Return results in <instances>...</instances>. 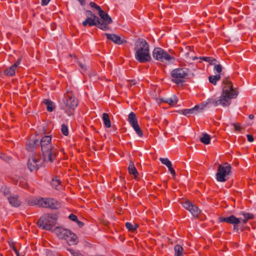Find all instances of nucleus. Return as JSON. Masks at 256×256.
<instances>
[{
  "mask_svg": "<svg viewBox=\"0 0 256 256\" xmlns=\"http://www.w3.org/2000/svg\"><path fill=\"white\" fill-rule=\"evenodd\" d=\"M76 222H77L78 226L80 227H82L84 225L83 223L82 222L78 220Z\"/></svg>",
  "mask_w": 256,
  "mask_h": 256,
  "instance_id": "nucleus-47",
  "label": "nucleus"
},
{
  "mask_svg": "<svg viewBox=\"0 0 256 256\" xmlns=\"http://www.w3.org/2000/svg\"><path fill=\"white\" fill-rule=\"evenodd\" d=\"M14 252H16V254L17 256H20V254L19 252H18V251L15 248H14Z\"/></svg>",
  "mask_w": 256,
  "mask_h": 256,
  "instance_id": "nucleus-49",
  "label": "nucleus"
},
{
  "mask_svg": "<svg viewBox=\"0 0 256 256\" xmlns=\"http://www.w3.org/2000/svg\"><path fill=\"white\" fill-rule=\"evenodd\" d=\"M42 165V162L38 160V156L32 155L28 160V166L29 170L32 172L37 170Z\"/></svg>",
  "mask_w": 256,
  "mask_h": 256,
  "instance_id": "nucleus-13",
  "label": "nucleus"
},
{
  "mask_svg": "<svg viewBox=\"0 0 256 256\" xmlns=\"http://www.w3.org/2000/svg\"><path fill=\"white\" fill-rule=\"evenodd\" d=\"M68 218L70 220L74 222H76L78 220L77 216L74 214H70Z\"/></svg>",
  "mask_w": 256,
  "mask_h": 256,
  "instance_id": "nucleus-41",
  "label": "nucleus"
},
{
  "mask_svg": "<svg viewBox=\"0 0 256 256\" xmlns=\"http://www.w3.org/2000/svg\"><path fill=\"white\" fill-rule=\"evenodd\" d=\"M50 0H42V4L43 6L47 5Z\"/></svg>",
  "mask_w": 256,
  "mask_h": 256,
  "instance_id": "nucleus-45",
  "label": "nucleus"
},
{
  "mask_svg": "<svg viewBox=\"0 0 256 256\" xmlns=\"http://www.w3.org/2000/svg\"><path fill=\"white\" fill-rule=\"evenodd\" d=\"M128 120L132 126H134L135 125L138 124L136 116L135 114L133 112H131L129 114Z\"/></svg>",
  "mask_w": 256,
  "mask_h": 256,
  "instance_id": "nucleus-21",
  "label": "nucleus"
},
{
  "mask_svg": "<svg viewBox=\"0 0 256 256\" xmlns=\"http://www.w3.org/2000/svg\"><path fill=\"white\" fill-rule=\"evenodd\" d=\"M138 224H134V230L138 228Z\"/></svg>",
  "mask_w": 256,
  "mask_h": 256,
  "instance_id": "nucleus-50",
  "label": "nucleus"
},
{
  "mask_svg": "<svg viewBox=\"0 0 256 256\" xmlns=\"http://www.w3.org/2000/svg\"><path fill=\"white\" fill-rule=\"evenodd\" d=\"M128 172L130 174L134 175L135 177L138 174V171L134 165V163L130 161L128 168Z\"/></svg>",
  "mask_w": 256,
  "mask_h": 256,
  "instance_id": "nucleus-22",
  "label": "nucleus"
},
{
  "mask_svg": "<svg viewBox=\"0 0 256 256\" xmlns=\"http://www.w3.org/2000/svg\"><path fill=\"white\" fill-rule=\"evenodd\" d=\"M30 206L36 205L40 207L58 209L60 207V204L56 199L52 198H30L27 200Z\"/></svg>",
  "mask_w": 256,
  "mask_h": 256,
  "instance_id": "nucleus-4",
  "label": "nucleus"
},
{
  "mask_svg": "<svg viewBox=\"0 0 256 256\" xmlns=\"http://www.w3.org/2000/svg\"><path fill=\"white\" fill-rule=\"evenodd\" d=\"M254 118V116L253 114H250L249 115V118L250 119H253Z\"/></svg>",
  "mask_w": 256,
  "mask_h": 256,
  "instance_id": "nucleus-51",
  "label": "nucleus"
},
{
  "mask_svg": "<svg viewBox=\"0 0 256 256\" xmlns=\"http://www.w3.org/2000/svg\"><path fill=\"white\" fill-rule=\"evenodd\" d=\"M190 70L187 68H178L172 70L171 72L172 80L176 84L183 82L190 74Z\"/></svg>",
  "mask_w": 256,
  "mask_h": 256,
  "instance_id": "nucleus-11",
  "label": "nucleus"
},
{
  "mask_svg": "<svg viewBox=\"0 0 256 256\" xmlns=\"http://www.w3.org/2000/svg\"><path fill=\"white\" fill-rule=\"evenodd\" d=\"M210 137L207 134H202L200 138V142L204 144H208L210 143Z\"/></svg>",
  "mask_w": 256,
  "mask_h": 256,
  "instance_id": "nucleus-24",
  "label": "nucleus"
},
{
  "mask_svg": "<svg viewBox=\"0 0 256 256\" xmlns=\"http://www.w3.org/2000/svg\"><path fill=\"white\" fill-rule=\"evenodd\" d=\"M132 127L134 130L136 131V134H138V135L139 136L142 137V135H143L142 132L140 128L138 126V124H137Z\"/></svg>",
  "mask_w": 256,
  "mask_h": 256,
  "instance_id": "nucleus-33",
  "label": "nucleus"
},
{
  "mask_svg": "<svg viewBox=\"0 0 256 256\" xmlns=\"http://www.w3.org/2000/svg\"><path fill=\"white\" fill-rule=\"evenodd\" d=\"M98 18H86L82 22V24L84 26H96L98 27Z\"/></svg>",
  "mask_w": 256,
  "mask_h": 256,
  "instance_id": "nucleus-18",
  "label": "nucleus"
},
{
  "mask_svg": "<svg viewBox=\"0 0 256 256\" xmlns=\"http://www.w3.org/2000/svg\"><path fill=\"white\" fill-rule=\"evenodd\" d=\"M153 58L158 61L166 62H174L175 58L167 53L166 52L160 48H154L152 52Z\"/></svg>",
  "mask_w": 256,
  "mask_h": 256,
  "instance_id": "nucleus-9",
  "label": "nucleus"
},
{
  "mask_svg": "<svg viewBox=\"0 0 256 256\" xmlns=\"http://www.w3.org/2000/svg\"><path fill=\"white\" fill-rule=\"evenodd\" d=\"M57 216L55 214H46L42 216L38 222V225L42 229L50 230L56 224Z\"/></svg>",
  "mask_w": 256,
  "mask_h": 256,
  "instance_id": "nucleus-6",
  "label": "nucleus"
},
{
  "mask_svg": "<svg viewBox=\"0 0 256 256\" xmlns=\"http://www.w3.org/2000/svg\"><path fill=\"white\" fill-rule=\"evenodd\" d=\"M160 162L167 167L170 166L172 164L171 162L167 158H160Z\"/></svg>",
  "mask_w": 256,
  "mask_h": 256,
  "instance_id": "nucleus-32",
  "label": "nucleus"
},
{
  "mask_svg": "<svg viewBox=\"0 0 256 256\" xmlns=\"http://www.w3.org/2000/svg\"><path fill=\"white\" fill-rule=\"evenodd\" d=\"M168 168L169 171L174 176L176 175V172H175V170H174V169L172 168V164H171L170 166H168Z\"/></svg>",
  "mask_w": 256,
  "mask_h": 256,
  "instance_id": "nucleus-42",
  "label": "nucleus"
},
{
  "mask_svg": "<svg viewBox=\"0 0 256 256\" xmlns=\"http://www.w3.org/2000/svg\"><path fill=\"white\" fill-rule=\"evenodd\" d=\"M200 59L209 62L210 64H215L216 62V60L212 57L202 56Z\"/></svg>",
  "mask_w": 256,
  "mask_h": 256,
  "instance_id": "nucleus-29",
  "label": "nucleus"
},
{
  "mask_svg": "<svg viewBox=\"0 0 256 256\" xmlns=\"http://www.w3.org/2000/svg\"><path fill=\"white\" fill-rule=\"evenodd\" d=\"M234 224V230L236 231H238V228L237 224Z\"/></svg>",
  "mask_w": 256,
  "mask_h": 256,
  "instance_id": "nucleus-48",
  "label": "nucleus"
},
{
  "mask_svg": "<svg viewBox=\"0 0 256 256\" xmlns=\"http://www.w3.org/2000/svg\"><path fill=\"white\" fill-rule=\"evenodd\" d=\"M214 65V71L215 72V73H218V74H220L222 71V66L220 64H216Z\"/></svg>",
  "mask_w": 256,
  "mask_h": 256,
  "instance_id": "nucleus-35",
  "label": "nucleus"
},
{
  "mask_svg": "<svg viewBox=\"0 0 256 256\" xmlns=\"http://www.w3.org/2000/svg\"><path fill=\"white\" fill-rule=\"evenodd\" d=\"M232 167L227 162L223 164H219L217 172L216 174V178L220 182H224L228 178L230 173Z\"/></svg>",
  "mask_w": 256,
  "mask_h": 256,
  "instance_id": "nucleus-8",
  "label": "nucleus"
},
{
  "mask_svg": "<svg viewBox=\"0 0 256 256\" xmlns=\"http://www.w3.org/2000/svg\"><path fill=\"white\" fill-rule=\"evenodd\" d=\"M85 15L86 18H98V16H95L92 12L90 10H86L85 12Z\"/></svg>",
  "mask_w": 256,
  "mask_h": 256,
  "instance_id": "nucleus-36",
  "label": "nucleus"
},
{
  "mask_svg": "<svg viewBox=\"0 0 256 256\" xmlns=\"http://www.w3.org/2000/svg\"><path fill=\"white\" fill-rule=\"evenodd\" d=\"M22 58H19L17 61L11 66L4 70V74L8 76H12L15 74L16 70L22 62Z\"/></svg>",
  "mask_w": 256,
  "mask_h": 256,
  "instance_id": "nucleus-15",
  "label": "nucleus"
},
{
  "mask_svg": "<svg viewBox=\"0 0 256 256\" xmlns=\"http://www.w3.org/2000/svg\"><path fill=\"white\" fill-rule=\"evenodd\" d=\"M64 107L69 116L72 114L73 111L78 106V102L76 98L71 93L64 96L63 99Z\"/></svg>",
  "mask_w": 256,
  "mask_h": 256,
  "instance_id": "nucleus-10",
  "label": "nucleus"
},
{
  "mask_svg": "<svg viewBox=\"0 0 256 256\" xmlns=\"http://www.w3.org/2000/svg\"><path fill=\"white\" fill-rule=\"evenodd\" d=\"M61 130L62 133L64 136H68V130L67 126L64 124H62Z\"/></svg>",
  "mask_w": 256,
  "mask_h": 256,
  "instance_id": "nucleus-37",
  "label": "nucleus"
},
{
  "mask_svg": "<svg viewBox=\"0 0 256 256\" xmlns=\"http://www.w3.org/2000/svg\"><path fill=\"white\" fill-rule=\"evenodd\" d=\"M220 78V74H216L214 76H211L208 78L210 82L214 85H216V82L219 80Z\"/></svg>",
  "mask_w": 256,
  "mask_h": 256,
  "instance_id": "nucleus-25",
  "label": "nucleus"
},
{
  "mask_svg": "<svg viewBox=\"0 0 256 256\" xmlns=\"http://www.w3.org/2000/svg\"><path fill=\"white\" fill-rule=\"evenodd\" d=\"M90 5L92 8H94L98 12V14H103L104 10H102L100 6L96 4L94 2H90Z\"/></svg>",
  "mask_w": 256,
  "mask_h": 256,
  "instance_id": "nucleus-31",
  "label": "nucleus"
},
{
  "mask_svg": "<svg viewBox=\"0 0 256 256\" xmlns=\"http://www.w3.org/2000/svg\"><path fill=\"white\" fill-rule=\"evenodd\" d=\"M0 192L4 196H7L8 198L12 194L10 189L6 186H2Z\"/></svg>",
  "mask_w": 256,
  "mask_h": 256,
  "instance_id": "nucleus-27",
  "label": "nucleus"
},
{
  "mask_svg": "<svg viewBox=\"0 0 256 256\" xmlns=\"http://www.w3.org/2000/svg\"><path fill=\"white\" fill-rule=\"evenodd\" d=\"M0 158L4 160L7 162H8L10 159V157L8 156H6L4 154H2L0 155Z\"/></svg>",
  "mask_w": 256,
  "mask_h": 256,
  "instance_id": "nucleus-40",
  "label": "nucleus"
},
{
  "mask_svg": "<svg viewBox=\"0 0 256 256\" xmlns=\"http://www.w3.org/2000/svg\"><path fill=\"white\" fill-rule=\"evenodd\" d=\"M162 100L164 102L168 103L170 106H174L178 102V98L175 95H173L170 98H162Z\"/></svg>",
  "mask_w": 256,
  "mask_h": 256,
  "instance_id": "nucleus-20",
  "label": "nucleus"
},
{
  "mask_svg": "<svg viewBox=\"0 0 256 256\" xmlns=\"http://www.w3.org/2000/svg\"><path fill=\"white\" fill-rule=\"evenodd\" d=\"M182 204L184 207L194 216H198L200 213V210L198 208L196 205L192 204L188 200H186Z\"/></svg>",
  "mask_w": 256,
  "mask_h": 256,
  "instance_id": "nucleus-14",
  "label": "nucleus"
},
{
  "mask_svg": "<svg viewBox=\"0 0 256 256\" xmlns=\"http://www.w3.org/2000/svg\"><path fill=\"white\" fill-rule=\"evenodd\" d=\"M52 138L49 136L43 137L40 140L41 150L44 162H52L56 158V150L51 143Z\"/></svg>",
  "mask_w": 256,
  "mask_h": 256,
  "instance_id": "nucleus-3",
  "label": "nucleus"
},
{
  "mask_svg": "<svg viewBox=\"0 0 256 256\" xmlns=\"http://www.w3.org/2000/svg\"><path fill=\"white\" fill-rule=\"evenodd\" d=\"M126 226L128 230L132 231V232L134 231V224H132L131 223L126 222Z\"/></svg>",
  "mask_w": 256,
  "mask_h": 256,
  "instance_id": "nucleus-39",
  "label": "nucleus"
},
{
  "mask_svg": "<svg viewBox=\"0 0 256 256\" xmlns=\"http://www.w3.org/2000/svg\"><path fill=\"white\" fill-rule=\"evenodd\" d=\"M44 103L46 106L47 110L49 112H52L54 109V104L50 100H44Z\"/></svg>",
  "mask_w": 256,
  "mask_h": 256,
  "instance_id": "nucleus-30",
  "label": "nucleus"
},
{
  "mask_svg": "<svg viewBox=\"0 0 256 256\" xmlns=\"http://www.w3.org/2000/svg\"><path fill=\"white\" fill-rule=\"evenodd\" d=\"M204 108L202 105H196L192 108L186 109L182 110V114L184 115L188 116L189 114H196L202 110Z\"/></svg>",
  "mask_w": 256,
  "mask_h": 256,
  "instance_id": "nucleus-17",
  "label": "nucleus"
},
{
  "mask_svg": "<svg viewBox=\"0 0 256 256\" xmlns=\"http://www.w3.org/2000/svg\"><path fill=\"white\" fill-rule=\"evenodd\" d=\"M78 64H79V66L81 68L82 70H86V66L83 64H82V63L80 62Z\"/></svg>",
  "mask_w": 256,
  "mask_h": 256,
  "instance_id": "nucleus-46",
  "label": "nucleus"
},
{
  "mask_svg": "<svg viewBox=\"0 0 256 256\" xmlns=\"http://www.w3.org/2000/svg\"><path fill=\"white\" fill-rule=\"evenodd\" d=\"M237 90L233 88L232 82L228 78L224 80L222 83V92L217 99L213 100L212 103L215 106L221 105L228 106L231 103V99L235 98L238 95Z\"/></svg>",
  "mask_w": 256,
  "mask_h": 256,
  "instance_id": "nucleus-1",
  "label": "nucleus"
},
{
  "mask_svg": "<svg viewBox=\"0 0 256 256\" xmlns=\"http://www.w3.org/2000/svg\"><path fill=\"white\" fill-rule=\"evenodd\" d=\"M174 250L175 252L174 256H183V248L180 245L177 244L175 246Z\"/></svg>",
  "mask_w": 256,
  "mask_h": 256,
  "instance_id": "nucleus-26",
  "label": "nucleus"
},
{
  "mask_svg": "<svg viewBox=\"0 0 256 256\" xmlns=\"http://www.w3.org/2000/svg\"><path fill=\"white\" fill-rule=\"evenodd\" d=\"M242 217L239 218H236L234 215L226 218L220 217V222H226L230 224H238L240 223L245 224L248 220L254 218L253 214L250 213H242Z\"/></svg>",
  "mask_w": 256,
  "mask_h": 256,
  "instance_id": "nucleus-7",
  "label": "nucleus"
},
{
  "mask_svg": "<svg viewBox=\"0 0 256 256\" xmlns=\"http://www.w3.org/2000/svg\"><path fill=\"white\" fill-rule=\"evenodd\" d=\"M68 250L71 253L73 256H82V255L78 251H74L71 249H68Z\"/></svg>",
  "mask_w": 256,
  "mask_h": 256,
  "instance_id": "nucleus-38",
  "label": "nucleus"
},
{
  "mask_svg": "<svg viewBox=\"0 0 256 256\" xmlns=\"http://www.w3.org/2000/svg\"><path fill=\"white\" fill-rule=\"evenodd\" d=\"M60 184V180L57 176L52 179V185L54 188H57V186Z\"/></svg>",
  "mask_w": 256,
  "mask_h": 256,
  "instance_id": "nucleus-34",
  "label": "nucleus"
},
{
  "mask_svg": "<svg viewBox=\"0 0 256 256\" xmlns=\"http://www.w3.org/2000/svg\"><path fill=\"white\" fill-rule=\"evenodd\" d=\"M102 120L106 128H110L111 126V123L110 121V119L109 118V116L106 113H104L102 114Z\"/></svg>",
  "mask_w": 256,
  "mask_h": 256,
  "instance_id": "nucleus-23",
  "label": "nucleus"
},
{
  "mask_svg": "<svg viewBox=\"0 0 256 256\" xmlns=\"http://www.w3.org/2000/svg\"><path fill=\"white\" fill-rule=\"evenodd\" d=\"M232 125L235 128V130H240V124H233Z\"/></svg>",
  "mask_w": 256,
  "mask_h": 256,
  "instance_id": "nucleus-44",
  "label": "nucleus"
},
{
  "mask_svg": "<svg viewBox=\"0 0 256 256\" xmlns=\"http://www.w3.org/2000/svg\"><path fill=\"white\" fill-rule=\"evenodd\" d=\"M52 232L59 238L66 240L70 245H74L78 242V239L76 234L68 229L62 227H56L53 230Z\"/></svg>",
  "mask_w": 256,
  "mask_h": 256,
  "instance_id": "nucleus-5",
  "label": "nucleus"
},
{
  "mask_svg": "<svg viewBox=\"0 0 256 256\" xmlns=\"http://www.w3.org/2000/svg\"><path fill=\"white\" fill-rule=\"evenodd\" d=\"M246 136H247L248 141H249L250 142H252L254 141V138H253L252 136L250 135V134H247Z\"/></svg>",
  "mask_w": 256,
  "mask_h": 256,
  "instance_id": "nucleus-43",
  "label": "nucleus"
},
{
  "mask_svg": "<svg viewBox=\"0 0 256 256\" xmlns=\"http://www.w3.org/2000/svg\"><path fill=\"white\" fill-rule=\"evenodd\" d=\"M10 204L14 207L18 206L20 204V202L18 199V196L16 194H11L8 198Z\"/></svg>",
  "mask_w": 256,
  "mask_h": 256,
  "instance_id": "nucleus-19",
  "label": "nucleus"
},
{
  "mask_svg": "<svg viewBox=\"0 0 256 256\" xmlns=\"http://www.w3.org/2000/svg\"><path fill=\"white\" fill-rule=\"evenodd\" d=\"M105 35L108 39L112 40L116 44H122L126 42V40L124 38H122L120 36L116 34H106Z\"/></svg>",
  "mask_w": 256,
  "mask_h": 256,
  "instance_id": "nucleus-16",
  "label": "nucleus"
},
{
  "mask_svg": "<svg viewBox=\"0 0 256 256\" xmlns=\"http://www.w3.org/2000/svg\"><path fill=\"white\" fill-rule=\"evenodd\" d=\"M38 141L37 140H34L32 142H30L26 145V148L28 150H32L38 144Z\"/></svg>",
  "mask_w": 256,
  "mask_h": 256,
  "instance_id": "nucleus-28",
  "label": "nucleus"
},
{
  "mask_svg": "<svg viewBox=\"0 0 256 256\" xmlns=\"http://www.w3.org/2000/svg\"><path fill=\"white\" fill-rule=\"evenodd\" d=\"M101 20L98 18V28L104 30H107L108 29V25L112 22V20L110 16L104 11L103 14H100Z\"/></svg>",
  "mask_w": 256,
  "mask_h": 256,
  "instance_id": "nucleus-12",
  "label": "nucleus"
},
{
  "mask_svg": "<svg viewBox=\"0 0 256 256\" xmlns=\"http://www.w3.org/2000/svg\"><path fill=\"white\" fill-rule=\"evenodd\" d=\"M134 50L135 58L138 62L144 63L151 60L150 46L145 40L138 39L134 43Z\"/></svg>",
  "mask_w": 256,
  "mask_h": 256,
  "instance_id": "nucleus-2",
  "label": "nucleus"
}]
</instances>
